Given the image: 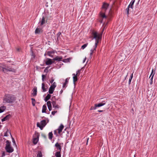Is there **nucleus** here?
<instances>
[{"instance_id": "obj_25", "label": "nucleus", "mask_w": 157, "mask_h": 157, "mask_svg": "<svg viewBox=\"0 0 157 157\" xmlns=\"http://www.w3.org/2000/svg\"><path fill=\"white\" fill-rule=\"evenodd\" d=\"M105 105V103H100L98 104H95L94 105L96 106V107H100L104 105Z\"/></svg>"}, {"instance_id": "obj_35", "label": "nucleus", "mask_w": 157, "mask_h": 157, "mask_svg": "<svg viewBox=\"0 0 157 157\" xmlns=\"http://www.w3.org/2000/svg\"><path fill=\"white\" fill-rule=\"evenodd\" d=\"M31 100H32V105L33 106H34L35 104V100L33 98H32Z\"/></svg>"}, {"instance_id": "obj_7", "label": "nucleus", "mask_w": 157, "mask_h": 157, "mask_svg": "<svg viewBox=\"0 0 157 157\" xmlns=\"http://www.w3.org/2000/svg\"><path fill=\"white\" fill-rule=\"evenodd\" d=\"M105 11H101L100 13V17H101L103 19H106L107 18V17L105 15Z\"/></svg>"}, {"instance_id": "obj_14", "label": "nucleus", "mask_w": 157, "mask_h": 157, "mask_svg": "<svg viewBox=\"0 0 157 157\" xmlns=\"http://www.w3.org/2000/svg\"><path fill=\"white\" fill-rule=\"evenodd\" d=\"M64 128V126L63 124H60V126L59 127L58 129V133L59 134L61 133V132L62 131V130Z\"/></svg>"}, {"instance_id": "obj_8", "label": "nucleus", "mask_w": 157, "mask_h": 157, "mask_svg": "<svg viewBox=\"0 0 157 157\" xmlns=\"http://www.w3.org/2000/svg\"><path fill=\"white\" fill-rule=\"evenodd\" d=\"M47 85L46 84V85L44 82L42 83V92H45L47 91Z\"/></svg>"}, {"instance_id": "obj_3", "label": "nucleus", "mask_w": 157, "mask_h": 157, "mask_svg": "<svg viewBox=\"0 0 157 157\" xmlns=\"http://www.w3.org/2000/svg\"><path fill=\"white\" fill-rule=\"evenodd\" d=\"M46 124V121L45 120H43L41 121L40 124L39 122H37V126L39 127L41 130H42Z\"/></svg>"}, {"instance_id": "obj_29", "label": "nucleus", "mask_w": 157, "mask_h": 157, "mask_svg": "<svg viewBox=\"0 0 157 157\" xmlns=\"http://www.w3.org/2000/svg\"><path fill=\"white\" fill-rule=\"evenodd\" d=\"M68 82V78H67L65 80V83H64V84L63 85V88L66 87V85L67 84Z\"/></svg>"}, {"instance_id": "obj_51", "label": "nucleus", "mask_w": 157, "mask_h": 157, "mask_svg": "<svg viewBox=\"0 0 157 157\" xmlns=\"http://www.w3.org/2000/svg\"><path fill=\"white\" fill-rule=\"evenodd\" d=\"M107 102L106 99L105 100L102 101L101 102V103H105H105H106Z\"/></svg>"}, {"instance_id": "obj_57", "label": "nucleus", "mask_w": 157, "mask_h": 157, "mask_svg": "<svg viewBox=\"0 0 157 157\" xmlns=\"http://www.w3.org/2000/svg\"><path fill=\"white\" fill-rule=\"evenodd\" d=\"M55 98V96H54V97H52V100H53L54 99V98Z\"/></svg>"}, {"instance_id": "obj_27", "label": "nucleus", "mask_w": 157, "mask_h": 157, "mask_svg": "<svg viewBox=\"0 0 157 157\" xmlns=\"http://www.w3.org/2000/svg\"><path fill=\"white\" fill-rule=\"evenodd\" d=\"M41 30V29L37 28L35 31V33L36 34H39L40 33Z\"/></svg>"}, {"instance_id": "obj_1", "label": "nucleus", "mask_w": 157, "mask_h": 157, "mask_svg": "<svg viewBox=\"0 0 157 157\" xmlns=\"http://www.w3.org/2000/svg\"><path fill=\"white\" fill-rule=\"evenodd\" d=\"M102 32L100 34L96 32L93 31L92 32V35L93 38L92 39L93 40L94 39H95V43L94 46V49H92L90 50V56H91L92 55L94 51H96L98 43L101 40L102 38Z\"/></svg>"}, {"instance_id": "obj_55", "label": "nucleus", "mask_w": 157, "mask_h": 157, "mask_svg": "<svg viewBox=\"0 0 157 157\" xmlns=\"http://www.w3.org/2000/svg\"><path fill=\"white\" fill-rule=\"evenodd\" d=\"M152 82H153L152 80H151V82H150V84H152Z\"/></svg>"}, {"instance_id": "obj_45", "label": "nucleus", "mask_w": 157, "mask_h": 157, "mask_svg": "<svg viewBox=\"0 0 157 157\" xmlns=\"http://www.w3.org/2000/svg\"><path fill=\"white\" fill-rule=\"evenodd\" d=\"M96 108V106H95L94 107V106H92L91 108H90V110H94V109H95Z\"/></svg>"}, {"instance_id": "obj_24", "label": "nucleus", "mask_w": 157, "mask_h": 157, "mask_svg": "<svg viewBox=\"0 0 157 157\" xmlns=\"http://www.w3.org/2000/svg\"><path fill=\"white\" fill-rule=\"evenodd\" d=\"M61 151H57L56 153L55 154V156H56V157H61Z\"/></svg>"}, {"instance_id": "obj_11", "label": "nucleus", "mask_w": 157, "mask_h": 157, "mask_svg": "<svg viewBox=\"0 0 157 157\" xmlns=\"http://www.w3.org/2000/svg\"><path fill=\"white\" fill-rule=\"evenodd\" d=\"M5 149H6V151L7 152L9 153H11V152H13L14 151L13 149L11 147H8L7 148H6Z\"/></svg>"}, {"instance_id": "obj_48", "label": "nucleus", "mask_w": 157, "mask_h": 157, "mask_svg": "<svg viewBox=\"0 0 157 157\" xmlns=\"http://www.w3.org/2000/svg\"><path fill=\"white\" fill-rule=\"evenodd\" d=\"M56 112L57 111H53L52 112V115H54Z\"/></svg>"}, {"instance_id": "obj_18", "label": "nucleus", "mask_w": 157, "mask_h": 157, "mask_svg": "<svg viewBox=\"0 0 157 157\" xmlns=\"http://www.w3.org/2000/svg\"><path fill=\"white\" fill-rule=\"evenodd\" d=\"M45 18L43 16L41 19V21H40V25H42L44 23H45Z\"/></svg>"}, {"instance_id": "obj_62", "label": "nucleus", "mask_w": 157, "mask_h": 157, "mask_svg": "<svg viewBox=\"0 0 157 157\" xmlns=\"http://www.w3.org/2000/svg\"><path fill=\"white\" fill-rule=\"evenodd\" d=\"M17 51H19V48H17Z\"/></svg>"}, {"instance_id": "obj_21", "label": "nucleus", "mask_w": 157, "mask_h": 157, "mask_svg": "<svg viewBox=\"0 0 157 157\" xmlns=\"http://www.w3.org/2000/svg\"><path fill=\"white\" fill-rule=\"evenodd\" d=\"M6 109L5 106H2L0 107V113L3 112Z\"/></svg>"}, {"instance_id": "obj_49", "label": "nucleus", "mask_w": 157, "mask_h": 157, "mask_svg": "<svg viewBox=\"0 0 157 157\" xmlns=\"http://www.w3.org/2000/svg\"><path fill=\"white\" fill-rule=\"evenodd\" d=\"M81 70H78L76 72V74H77V75L79 76V73H80Z\"/></svg>"}, {"instance_id": "obj_34", "label": "nucleus", "mask_w": 157, "mask_h": 157, "mask_svg": "<svg viewBox=\"0 0 157 157\" xmlns=\"http://www.w3.org/2000/svg\"><path fill=\"white\" fill-rule=\"evenodd\" d=\"M88 44V43H86L83 44L81 47L82 49H84L87 46Z\"/></svg>"}, {"instance_id": "obj_31", "label": "nucleus", "mask_w": 157, "mask_h": 157, "mask_svg": "<svg viewBox=\"0 0 157 157\" xmlns=\"http://www.w3.org/2000/svg\"><path fill=\"white\" fill-rule=\"evenodd\" d=\"M10 133L11 135L10 132H9L8 129H7L6 132L5 133L4 136H8V134Z\"/></svg>"}, {"instance_id": "obj_16", "label": "nucleus", "mask_w": 157, "mask_h": 157, "mask_svg": "<svg viewBox=\"0 0 157 157\" xmlns=\"http://www.w3.org/2000/svg\"><path fill=\"white\" fill-rule=\"evenodd\" d=\"M128 73H127L125 75L123 74L122 76L121 77V79L123 81H124L126 79L128 75Z\"/></svg>"}, {"instance_id": "obj_52", "label": "nucleus", "mask_w": 157, "mask_h": 157, "mask_svg": "<svg viewBox=\"0 0 157 157\" xmlns=\"http://www.w3.org/2000/svg\"><path fill=\"white\" fill-rule=\"evenodd\" d=\"M5 152H3L2 154V157H4V156H5Z\"/></svg>"}, {"instance_id": "obj_32", "label": "nucleus", "mask_w": 157, "mask_h": 157, "mask_svg": "<svg viewBox=\"0 0 157 157\" xmlns=\"http://www.w3.org/2000/svg\"><path fill=\"white\" fill-rule=\"evenodd\" d=\"M133 77V74H132L131 76H130L128 81V84L130 85L131 84V82L132 80V79Z\"/></svg>"}, {"instance_id": "obj_44", "label": "nucleus", "mask_w": 157, "mask_h": 157, "mask_svg": "<svg viewBox=\"0 0 157 157\" xmlns=\"http://www.w3.org/2000/svg\"><path fill=\"white\" fill-rule=\"evenodd\" d=\"M52 53V52H51L48 51L47 52V54L48 56L51 57H52V56L51 55V54Z\"/></svg>"}, {"instance_id": "obj_6", "label": "nucleus", "mask_w": 157, "mask_h": 157, "mask_svg": "<svg viewBox=\"0 0 157 157\" xmlns=\"http://www.w3.org/2000/svg\"><path fill=\"white\" fill-rule=\"evenodd\" d=\"M109 6V4L105 3H104L102 7V10L101 11L106 12Z\"/></svg>"}, {"instance_id": "obj_13", "label": "nucleus", "mask_w": 157, "mask_h": 157, "mask_svg": "<svg viewBox=\"0 0 157 157\" xmlns=\"http://www.w3.org/2000/svg\"><path fill=\"white\" fill-rule=\"evenodd\" d=\"M72 75L73 76V82L74 83H75V82H76L78 80L77 78V76H78L77 75V74H72Z\"/></svg>"}, {"instance_id": "obj_63", "label": "nucleus", "mask_w": 157, "mask_h": 157, "mask_svg": "<svg viewBox=\"0 0 157 157\" xmlns=\"http://www.w3.org/2000/svg\"><path fill=\"white\" fill-rule=\"evenodd\" d=\"M88 139H89V138H88V140H87V141H88ZM87 142H88V141L87 142Z\"/></svg>"}, {"instance_id": "obj_19", "label": "nucleus", "mask_w": 157, "mask_h": 157, "mask_svg": "<svg viewBox=\"0 0 157 157\" xmlns=\"http://www.w3.org/2000/svg\"><path fill=\"white\" fill-rule=\"evenodd\" d=\"M2 71L5 73L7 72L8 71H12V69L10 68V69H8L7 68H2Z\"/></svg>"}, {"instance_id": "obj_23", "label": "nucleus", "mask_w": 157, "mask_h": 157, "mask_svg": "<svg viewBox=\"0 0 157 157\" xmlns=\"http://www.w3.org/2000/svg\"><path fill=\"white\" fill-rule=\"evenodd\" d=\"M47 109V106L45 105H44L43 106L42 109V113H46V110Z\"/></svg>"}, {"instance_id": "obj_9", "label": "nucleus", "mask_w": 157, "mask_h": 157, "mask_svg": "<svg viewBox=\"0 0 157 157\" xmlns=\"http://www.w3.org/2000/svg\"><path fill=\"white\" fill-rule=\"evenodd\" d=\"M51 103H52L53 108L57 109H59V106L56 104V102L55 101H52Z\"/></svg>"}, {"instance_id": "obj_46", "label": "nucleus", "mask_w": 157, "mask_h": 157, "mask_svg": "<svg viewBox=\"0 0 157 157\" xmlns=\"http://www.w3.org/2000/svg\"><path fill=\"white\" fill-rule=\"evenodd\" d=\"M61 34V33L60 32H59L57 34V38L59 37L60 35Z\"/></svg>"}, {"instance_id": "obj_54", "label": "nucleus", "mask_w": 157, "mask_h": 157, "mask_svg": "<svg viewBox=\"0 0 157 157\" xmlns=\"http://www.w3.org/2000/svg\"><path fill=\"white\" fill-rule=\"evenodd\" d=\"M44 100L45 101H47L48 100V99L46 98L45 97L44 98Z\"/></svg>"}, {"instance_id": "obj_59", "label": "nucleus", "mask_w": 157, "mask_h": 157, "mask_svg": "<svg viewBox=\"0 0 157 157\" xmlns=\"http://www.w3.org/2000/svg\"><path fill=\"white\" fill-rule=\"evenodd\" d=\"M63 91V90H61L60 91V94H61V93H62Z\"/></svg>"}, {"instance_id": "obj_53", "label": "nucleus", "mask_w": 157, "mask_h": 157, "mask_svg": "<svg viewBox=\"0 0 157 157\" xmlns=\"http://www.w3.org/2000/svg\"><path fill=\"white\" fill-rule=\"evenodd\" d=\"M86 57H85V58H84V60H83V63H84L85 62V61H86Z\"/></svg>"}, {"instance_id": "obj_4", "label": "nucleus", "mask_w": 157, "mask_h": 157, "mask_svg": "<svg viewBox=\"0 0 157 157\" xmlns=\"http://www.w3.org/2000/svg\"><path fill=\"white\" fill-rule=\"evenodd\" d=\"M56 86V83L55 82H53V84L51 85L48 91V92L50 94H52L53 93Z\"/></svg>"}, {"instance_id": "obj_50", "label": "nucleus", "mask_w": 157, "mask_h": 157, "mask_svg": "<svg viewBox=\"0 0 157 157\" xmlns=\"http://www.w3.org/2000/svg\"><path fill=\"white\" fill-rule=\"evenodd\" d=\"M48 109L49 111L51 110L52 109V106H51V107L50 106V107H48Z\"/></svg>"}, {"instance_id": "obj_39", "label": "nucleus", "mask_w": 157, "mask_h": 157, "mask_svg": "<svg viewBox=\"0 0 157 157\" xmlns=\"http://www.w3.org/2000/svg\"><path fill=\"white\" fill-rule=\"evenodd\" d=\"M11 136L12 137V142H13V144H14V145H15L16 146V143L14 139L12 137V136Z\"/></svg>"}, {"instance_id": "obj_15", "label": "nucleus", "mask_w": 157, "mask_h": 157, "mask_svg": "<svg viewBox=\"0 0 157 157\" xmlns=\"http://www.w3.org/2000/svg\"><path fill=\"white\" fill-rule=\"evenodd\" d=\"M62 56L59 57L58 56H57L56 57L53 59V60L55 61H62Z\"/></svg>"}, {"instance_id": "obj_26", "label": "nucleus", "mask_w": 157, "mask_h": 157, "mask_svg": "<svg viewBox=\"0 0 157 157\" xmlns=\"http://www.w3.org/2000/svg\"><path fill=\"white\" fill-rule=\"evenodd\" d=\"M6 144L5 148H7L8 147H11V145H10V142H9V141L7 140L6 141Z\"/></svg>"}, {"instance_id": "obj_10", "label": "nucleus", "mask_w": 157, "mask_h": 157, "mask_svg": "<svg viewBox=\"0 0 157 157\" xmlns=\"http://www.w3.org/2000/svg\"><path fill=\"white\" fill-rule=\"evenodd\" d=\"M47 59L48 60L45 62V64L47 65H51L54 62L50 59L48 58Z\"/></svg>"}, {"instance_id": "obj_22", "label": "nucleus", "mask_w": 157, "mask_h": 157, "mask_svg": "<svg viewBox=\"0 0 157 157\" xmlns=\"http://www.w3.org/2000/svg\"><path fill=\"white\" fill-rule=\"evenodd\" d=\"M135 0H132L131 2H130V4L128 6H130V8L131 9H133V5L134 4V3L135 2Z\"/></svg>"}, {"instance_id": "obj_56", "label": "nucleus", "mask_w": 157, "mask_h": 157, "mask_svg": "<svg viewBox=\"0 0 157 157\" xmlns=\"http://www.w3.org/2000/svg\"><path fill=\"white\" fill-rule=\"evenodd\" d=\"M98 111L99 112H102L103 111V110H98Z\"/></svg>"}, {"instance_id": "obj_37", "label": "nucleus", "mask_w": 157, "mask_h": 157, "mask_svg": "<svg viewBox=\"0 0 157 157\" xmlns=\"http://www.w3.org/2000/svg\"><path fill=\"white\" fill-rule=\"evenodd\" d=\"M130 8V6H128V7L126 9V11H127V14L128 15L129 13V9Z\"/></svg>"}, {"instance_id": "obj_12", "label": "nucleus", "mask_w": 157, "mask_h": 157, "mask_svg": "<svg viewBox=\"0 0 157 157\" xmlns=\"http://www.w3.org/2000/svg\"><path fill=\"white\" fill-rule=\"evenodd\" d=\"M11 115L10 114H8V115L6 116L3 118L2 119V122H3L9 119V118H11Z\"/></svg>"}, {"instance_id": "obj_42", "label": "nucleus", "mask_w": 157, "mask_h": 157, "mask_svg": "<svg viewBox=\"0 0 157 157\" xmlns=\"http://www.w3.org/2000/svg\"><path fill=\"white\" fill-rule=\"evenodd\" d=\"M42 136L44 138L46 139L47 138V137L46 135L44 134H41Z\"/></svg>"}, {"instance_id": "obj_41", "label": "nucleus", "mask_w": 157, "mask_h": 157, "mask_svg": "<svg viewBox=\"0 0 157 157\" xmlns=\"http://www.w3.org/2000/svg\"><path fill=\"white\" fill-rule=\"evenodd\" d=\"M49 67H46V68H45V69H44V72H45L46 73H48V68Z\"/></svg>"}, {"instance_id": "obj_20", "label": "nucleus", "mask_w": 157, "mask_h": 157, "mask_svg": "<svg viewBox=\"0 0 157 157\" xmlns=\"http://www.w3.org/2000/svg\"><path fill=\"white\" fill-rule=\"evenodd\" d=\"M37 94V88L35 87L33 89V93L32 94L33 96H36Z\"/></svg>"}, {"instance_id": "obj_30", "label": "nucleus", "mask_w": 157, "mask_h": 157, "mask_svg": "<svg viewBox=\"0 0 157 157\" xmlns=\"http://www.w3.org/2000/svg\"><path fill=\"white\" fill-rule=\"evenodd\" d=\"M48 138L50 140H52L53 137V134L52 132H50L48 133Z\"/></svg>"}, {"instance_id": "obj_43", "label": "nucleus", "mask_w": 157, "mask_h": 157, "mask_svg": "<svg viewBox=\"0 0 157 157\" xmlns=\"http://www.w3.org/2000/svg\"><path fill=\"white\" fill-rule=\"evenodd\" d=\"M42 81L43 82H44V78H45L46 77V76L44 75H42Z\"/></svg>"}, {"instance_id": "obj_5", "label": "nucleus", "mask_w": 157, "mask_h": 157, "mask_svg": "<svg viewBox=\"0 0 157 157\" xmlns=\"http://www.w3.org/2000/svg\"><path fill=\"white\" fill-rule=\"evenodd\" d=\"M39 135L38 133L36 132L34 134V136H33L34 138L33 139V143L34 144H36L39 140Z\"/></svg>"}, {"instance_id": "obj_36", "label": "nucleus", "mask_w": 157, "mask_h": 157, "mask_svg": "<svg viewBox=\"0 0 157 157\" xmlns=\"http://www.w3.org/2000/svg\"><path fill=\"white\" fill-rule=\"evenodd\" d=\"M47 105L48 107L52 106L51 103L50 101H47Z\"/></svg>"}, {"instance_id": "obj_17", "label": "nucleus", "mask_w": 157, "mask_h": 157, "mask_svg": "<svg viewBox=\"0 0 157 157\" xmlns=\"http://www.w3.org/2000/svg\"><path fill=\"white\" fill-rule=\"evenodd\" d=\"M55 146L57 147V149L59 150V151H61V145L58 143H56L55 145Z\"/></svg>"}, {"instance_id": "obj_47", "label": "nucleus", "mask_w": 157, "mask_h": 157, "mask_svg": "<svg viewBox=\"0 0 157 157\" xmlns=\"http://www.w3.org/2000/svg\"><path fill=\"white\" fill-rule=\"evenodd\" d=\"M54 81V79L53 78H51V80L50 81V82L51 83H53V81Z\"/></svg>"}, {"instance_id": "obj_33", "label": "nucleus", "mask_w": 157, "mask_h": 157, "mask_svg": "<svg viewBox=\"0 0 157 157\" xmlns=\"http://www.w3.org/2000/svg\"><path fill=\"white\" fill-rule=\"evenodd\" d=\"M37 157H42V153L40 151L38 152V153L37 155Z\"/></svg>"}, {"instance_id": "obj_38", "label": "nucleus", "mask_w": 157, "mask_h": 157, "mask_svg": "<svg viewBox=\"0 0 157 157\" xmlns=\"http://www.w3.org/2000/svg\"><path fill=\"white\" fill-rule=\"evenodd\" d=\"M51 96V95L49 94H48L45 97L48 100L50 98Z\"/></svg>"}, {"instance_id": "obj_61", "label": "nucleus", "mask_w": 157, "mask_h": 157, "mask_svg": "<svg viewBox=\"0 0 157 157\" xmlns=\"http://www.w3.org/2000/svg\"><path fill=\"white\" fill-rule=\"evenodd\" d=\"M100 21L101 22V23H102V20H101V21Z\"/></svg>"}, {"instance_id": "obj_60", "label": "nucleus", "mask_w": 157, "mask_h": 157, "mask_svg": "<svg viewBox=\"0 0 157 157\" xmlns=\"http://www.w3.org/2000/svg\"><path fill=\"white\" fill-rule=\"evenodd\" d=\"M54 134H56V130L54 131Z\"/></svg>"}, {"instance_id": "obj_40", "label": "nucleus", "mask_w": 157, "mask_h": 157, "mask_svg": "<svg viewBox=\"0 0 157 157\" xmlns=\"http://www.w3.org/2000/svg\"><path fill=\"white\" fill-rule=\"evenodd\" d=\"M63 61L65 63H67L69 62V59H65L63 60Z\"/></svg>"}, {"instance_id": "obj_28", "label": "nucleus", "mask_w": 157, "mask_h": 157, "mask_svg": "<svg viewBox=\"0 0 157 157\" xmlns=\"http://www.w3.org/2000/svg\"><path fill=\"white\" fill-rule=\"evenodd\" d=\"M155 74V72H154L153 69H152V70L151 73L150 75V77H149V78H150L151 77V80H152L153 79V77Z\"/></svg>"}, {"instance_id": "obj_2", "label": "nucleus", "mask_w": 157, "mask_h": 157, "mask_svg": "<svg viewBox=\"0 0 157 157\" xmlns=\"http://www.w3.org/2000/svg\"><path fill=\"white\" fill-rule=\"evenodd\" d=\"M16 100L15 96L12 94H6L3 98V102L5 103H12Z\"/></svg>"}, {"instance_id": "obj_58", "label": "nucleus", "mask_w": 157, "mask_h": 157, "mask_svg": "<svg viewBox=\"0 0 157 157\" xmlns=\"http://www.w3.org/2000/svg\"><path fill=\"white\" fill-rule=\"evenodd\" d=\"M111 9H110V10H109V14H110V12L111 11Z\"/></svg>"}]
</instances>
